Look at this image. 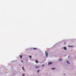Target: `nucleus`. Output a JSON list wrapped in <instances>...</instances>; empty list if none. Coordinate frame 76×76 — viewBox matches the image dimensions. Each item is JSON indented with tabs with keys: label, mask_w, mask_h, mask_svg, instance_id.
Instances as JSON below:
<instances>
[{
	"label": "nucleus",
	"mask_w": 76,
	"mask_h": 76,
	"mask_svg": "<svg viewBox=\"0 0 76 76\" xmlns=\"http://www.w3.org/2000/svg\"><path fill=\"white\" fill-rule=\"evenodd\" d=\"M59 61H61V60H62V59H61V58L59 59Z\"/></svg>",
	"instance_id": "nucleus-8"
},
{
	"label": "nucleus",
	"mask_w": 76,
	"mask_h": 76,
	"mask_svg": "<svg viewBox=\"0 0 76 76\" xmlns=\"http://www.w3.org/2000/svg\"><path fill=\"white\" fill-rule=\"evenodd\" d=\"M20 57L21 59H22V55H20Z\"/></svg>",
	"instance_id": "nucleus-3"
},
{
	"label": "nucleus",
	"mask_w": 76,
	"mask_h": 76,
	"mask_svg": "<svg viewBox=\"0 0 76 76\" xmlns=\"http://www.w3.org/2000/svg\"><path fill=\"white\" fill-rule=\"evenodd\" d=\"M45 55L46 57H47V56H48V53L47 52H45Z\"/></svg>",
	"instance_id": "nucleus-1"
},
{
	"label": "nucleus",
	"mask_w": 76,
	"mask_h": 76,
	"mask_svg": "<svg viewBox=\"0 0 76 76\" xmlns=\"http://www.w3.org/2000/svg\"><path fill=\"white\" fill-rule=\"evenodd\" d=\"M64 49L65 50H66V48L64 47Z\"/></svg>",
	"instance_id": "nucleus-5"
},
{
	"label": "nucleus",
	"mask_w": 76,
	"mask_h": 76,
	"mask_svg": "<svg viewBox=\"0 0 76 76\" xmlns=\"http://www.w3.org/2000/svg\"><path fill=\"white\" fill-rule=\"evenodd\" d=\"M39 72V70H38L37 71V73H38V72Z\"/></svg>",
	"instance_id": "nucleus-13"
},
{
	"label": "nucleus",
	"mask_w": 76,
	"mask_h": 76,
	"mask_svg": "<svg viewBox=\"0 0 76 76\" xmlns=\"http://www.w3.org/2000/svg\"><path fill=\"white\" fill-rule=\"evenodd\" d=\"M22 76H25V74H23Z\"/></svg>",
	"instance_id": "nucleus-11"
},
{
	"label": "nucleus",
	"mask_w": 76,
	"mask_h": 76,
	"mask_svg": "<svg viewBox=\"0 0 76 76\" xmlns=\"http://www.w3.org/2000/svg\"><path fill=\"white\" fill-rule=\"evenodd\" d=\"M44 66V65H42V66Z\"/></svg>",
	"instance_id": "nucleus-16"
},
{
	"label": "nucleus",
	"mask_w": 76,
	"mask_h": 76,
	"mask_svg": "<svg viewBox=\"0 0 76 76\" xmlns=\"http://www.w3.org/2000/svg\"><path fill=\"white\" fill-rule=\"evenodd\" d=\"M21 62H22V63H23V61H21Z\"/></svg>",
	"instance_id": "nucleus-17"
},
{
	"label": "nucleus",
	"mask_w": 76,
	"mask_h": 76,
	"mask_svg": "<svg viewBox=\"0 0 76 76\" xmlns=\"http://www.w3.org/2000/svg\"><path fill=\"white\" fill-rule=\"evenodd\" d=\"M22 68L23 70H25V69H24V68L23 67V66L22 67Z\"/></svg>",
	"instance_id": "nucleus-9"
},
{
	"label": "nucleus",
	"mask_w": 76,
	"mask_h": 76,
	"mask_svg": "<svg viewBox=\"0 0 76 76\" xmlns=\"http://www.w3.org/2000/svg\"><path fill=\"white\" fill-rule=\"evenodd\" d=\"M39 68V66H35V68H36V69H37L38 68Z\"/></svg>",
	"instance_id": "nucleus-6"
},
{
	"label": "nucleus",
	"mask_w": 76,
	"mask_h": 76,
	"mask_svg": "<svg viewBox=\"0 0 76 76\" xmlns=\"http://www.w3.org/2000/svg\"><path fill=\"white\" fill-rule=\"evenodd\" d=\"M67 62L68 64H69V61H67Z\"/></svg>",
	"instance_id": "nucleus-10"
},
{
	"label": "nucleus",
	"mask_w": 76,
	"mask_h": 76,
	"mask_svg": "<svg viewBox=\"0 0 76 76\" xmlns=\"http://www.w3.org/2000/svg\"><path fill=\"white\" fill-rule=\"evenodd\" d=\"M69 47H71L70 46H68Z\"/></svg>",
	"instance_id": "nucleus-15"
},
{
	"label": "nucleus",
	"mask_w": 76,
	"mask_h": 76,
	"mask_svg": "<svg viewBox=\"0 0 76 76\" xmlns=\"http://www.w3.org/2000/svg\"><path fill=\"white\" fill-rule=\"evenodd\" d=\"M52 62H49L48 64V65H50V64H52Z\"/></svg>",
	"instance_id": "nucleus-2"
},
{
	"label": "nucleus",
	"mask_w": 76,
	"mask_h": 76,
	"mask_svg": "<svg viewBox=\"0 0 76 76\" xmlns=\"http://www.w3.org/2000/svg\"><path fill=\"white\" fill-rule=\"evenodd\" d=\"M52 70H54V69H56V68H52Z\"/></svg>",
	"instance_id": "nucleus-7"
},
{
	"label": "nucleus",
	"mask_w": 76,
	"mask_h": 76,
	"mask_svg": "<svg viewBox=\"0 0 76 76\" xmlns=\"http://www.w3.org/2000/svg\"><path fill=\"white\" fill-rule=\"evenodd\" d=\"M34 50H37V48H34Z\"/></svg>",
	"instance_id": "nucleus-14"
},
{
	"label": "nucleus",
	"mask_w": 76,
	"mask_h": 76,
	"mask_svg": "<svg viewBox=\"0 0 76 76\" xmlns=\"http://www.w3.org/2000/svg\"><path fill=\"white\" fill-rule=\"evenodd\" d=\"M29 57H30V58H31V56H29Z\"/></svg>",
	"instance_id": "nucleus-12"
},
{
	"label": "nucleus",
	"mask_w": 76,
	"mask_h": 76,
	"mask_svg": "<svg viewBox=\"0 0 76 76\" xmlns=\"http://www.w3.org/2000/svg\"><path fill=\"white\" fill-rule=\"evenodd\" d=\"M35 62L36 63H38V61L36 60V61H35Z\"/></svg>",
	"instance_id": "nucleus-4"
}]
</instances>
